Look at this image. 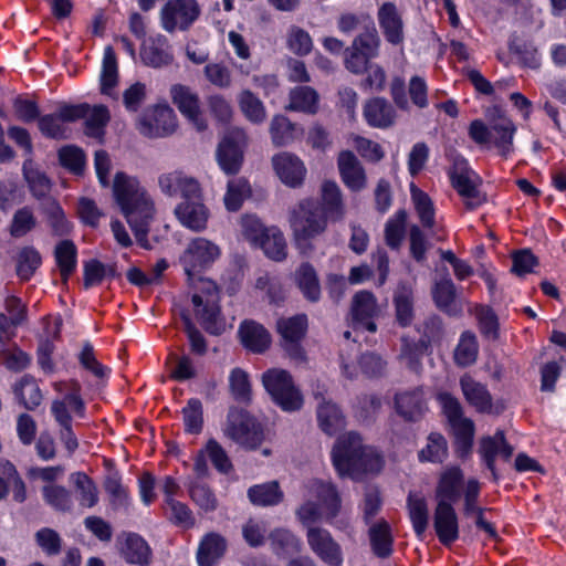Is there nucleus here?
Returning <instances> with one entry per match:
<instances>
[{"label":"nucleus","mask_w":566,"mask_h":566,"mask_svg":"<svg viewBox=\"0 0 566 566\" xmlns=\"http://www.w3.org/2000/svg\"><path fill=\"white\" fill-rule=\"evenodd\" d=\"M220 254L221 250L214 242L199 237L188 243L179 258L189 284L199 290L191 298L196 317L212 335H220L224 331V322L220 315V296L214 282L202 279L200 273L210 268Z\"/></svg>","instance_id":"f257e3e1"},{"label":"nucleus","mask_w":566,"mask_h":566,"mask_svg":"<svg viewBox=\"0 0 566 566\" xmlns=\"http://www.w3.org/2000/svg\"><path fill=\"white\" fill-rule=\"evenodd\" d=\"M113 192L137 242L147 248V237L156 212L153 198L137 178L124 172L115 175Z\"/></svg>","instance_id":"f03ea898"},{"label":"nucleus","mask_w":566,"mask_h":566,"mask_svg":"<svg viewBox=\"0 0 566 566\" xmlns=\"http://www.w3.org/2000/svg\"><path fill=\"white\" fill-rule=\"evenodd\" d=\"M332 461L340 478L360 480L365 474L378 473L384 467L379 452L363 443L355 431L340 436L332 450Z\"/></svg>","instance_id":"7ed1b4c3"},{"label":"nucleus","mask_w":566,"mask_h":566,"mask_svg":"<svg viewBox=\"0 0 566 566\" xmlns=\"http://www.w3.org/2000/svg\"><path fill=\"white\" fill-rule=\"evenodd\" d=\"M328 220L317 199L306 198L295 205L290 211V224L297 245L311 248L308 241L325 232Z\"/></svg>","instance_id":"20e7f679"},{"label":"nucleus","mask_w":566,"mask_h":566,"mask_svg":"<svg viewBox=\"0 0 566 566\" xmlns=\"http://www.w3.org/2000/svg\"><path fill=\"white\" fill-rule=\"evenodd\" d=\"M262 384L273 402L283 411L295 412L302 409L303 395L287 370L271 368L264 371Z\"/></svg>","instance_id":"39448f33"},{"label":"nucleus","mask_w":566,"mask_h":566,"mask_svg":"<svg viewBox=\"0 0 566 566\" xmlns=\"http://www.w3.org/2000/svg\"><path fill=\"white\" fill-rule=\"evenodd\" d=\"M224 434L250 450L256 449L263 441L261 424L245 410L232 408L229 410Z\"/></svg>","instance_id":"423d86ee"},{"label":"nucleus","mask_w":566,"mask_h":566,"mask_svg":"<svg viewBox=\"0 0 566 566\" xmlns=\"http://www.w3.org/2000/svg\"><path fill=\"white\" fill-rule=\"evenodd\" d=\"M247 135L240 127L230 128L217 148V161L227 175L239 172L243 163V150L247 146Z\"/></svg>","instance_id":"0eeeda50"},{"label":"nucleus","mask_w":566,"mask_h":566,"mask_svg":"<svg viewBox=\"0 0 566 566\" xmlns=\"http://www.w3.org/2000/svg\"><path fill=\"white\" fill-rule=\"evenodd\" d=\"M196 0H168L160 10V22L165 31L172 33L187 30L199 17Z\"/></svg>","instance_id":"6e6552de"},{"label":"nucleus","mask_w":566,"mask_h":566,"mask_svg":"<svg viewBox=\"0 0 566 566\" xmlns=\"http://www.w3.org/2000/svg\"><path fill=\"white\" fill-rule=\"evenodd\" d=\"M276 328L282 337V346L289 356L295 360H303L304 350L300 342L306 334V315L297 314L287 318L281 317L276 322Z\"/></svg>","instance_id":"1a4fd4ad"},{"label":"nucleus","mask_w":566,"mask_h":566,"mask_svg":"<svg viewBox=\"0 0 566 566\" xmlns=\"http://www.w3.org/2000/svg\"><path fill=\"white\" fill-rule=\"evenodd\" d=\"M306 539L312 552L327 566H343L342 546L332 534L323 527H310Z\"/></svg>","instance_id":"9d476101"},{"label":"nucleus","mask_w":566,"mask_h":566,"mask_svg":"<svg viewBox=\"0 0 566 566\" xmlns=\"http://www.w3.org/2000/svg\"><path fill=\"white\" fill-rule=\"evenodd\" d=\"M177 128L176 115L171 107L158 105L146 113L138 122L142 135L148 138H163L171 135Z\"/></svg>","instance_id":"9b49d317"},{"label":"nucleus","mask_w":566,"mask_h":566,"mask_svg":"<svg viewBox=\"0 0 566 566\" xmlns=\"http://www.w3.org/2000/svg\"><path fill=\"white\" fill-rule=\"evenodd\" d=\"M160 191L170 198L180 196L184 200L201 198V187L196 178L182 170H172L158 176Z\"/></svg>","instance_id":"f8f14e48"},{"label":"nucleus","mask_w":566,"mask_h":566,"mask_svg":"<svg viewBox=\"0 0 566 566\" xmlns=\"http://www.w3.org/2000/svg\"><path fill=\"white\" fill-rule=\"evenodd\" d=\"M313 397L317 401L316 417L322 431L328 436L340 431L346 424L345 416L340 408L326 396V388L323 385H317L313 389Z\"/></svg>","instance_id":"ddd939ff"},{"label":"nucleus","mask_w":566,"mask_h":566,"mask_svg":"<svg viewBox=\"0 0 566 566\" xmlns=\"http://www.w3.org/2000/svg\"><path fill=\"white\" fill-rule=\"evenodd\" d=\"M306 496L316 500L329 524L339 514L342 497L335 484L323 480H311L305 484Z\"/></svg>","instance_id":"4468645a"},{"label":"nucleus","mask_w":566,"mask_h":566,"mask_svg":"<svg viewBox=\"0 0 566 566\" xmlns=\"http://www.w3.org/2000/svg\"><path fill=\"white\" fill-rule=\"evenodd\" d=\"M86 108V106L63 104L59 106L55 113L42 116L39 119V128L46 137L66 138V128L63 126V123L80 119L85 114Z\"/></svg>","instance_id":"2eb2a0df"},{"label":"nucleus","mask_w":566,"mask_h":566,"mask_svg":"<svg viewBox=\"0 0 566 566\" xmlns=\"http://www.w3.org/2000/svg\"><path fill=\"white\" fill-rule=\"evenodd\" d=\"M172 103L179 112L199 130L207 128V122L202 116L200 99L196 92L185 85L171 87Z\"/></svg>","instance_id":"dca6fc26"},{"label":"nucleus","mask_w":566,"mask_h":566,"mask_svg":"<svg viewBox=\"0 0 566 566\" xmlns=\"http://www.w3.org/2000/svg\"><path fill=\"white\" fill-rule=\"evenodd\" d=\"M272 166L280 180L291 187H300L306 176L304 163L294 154L282 151L272 157Z\"/></svg>","instance_id":"f3484780"},{"label":"nucleus","mask_w":566,"mask_h":566,"mask_svg":"<svg viewBox=\"0 0 566 566\" xmlns=\"http://www.w3.org/2000/svg\"><path fill=\"white\" fill-rule=\"evenodd\" d=\"M395 321L400 327L410 326L416 318V295L413 284L400 281L392 293Z\"/></svg>","instance_id":"a211bd4d"},{"label":"nucleus","mask_w":566,"mask_h":566,"mask_svg":"<svg viewBox=\"0 0 566 566\" xmlns=\"http://www.w3.org/2000/svg\"><path fill=\"white\" fill-rule=\"evenodd\" d=\"M516 126L501 109L494 108L491 115L490 143L499 149L500 155L507 157L514 149L513 139Z\"/></svg>","instance_id":"6ab92c4d"},{"label":"nucleus","mask_w":566,"mask_h":566,"mask_svg":"<svg viewBox=\"0 0 566 566\" xmlns=\"http://www.w3.org/2000/svg\"><path fill=\"white\" fill-rule=\"evenodd\" d=\"M337 166L342 181L348 189L358 192L366 188L367 178L365 169L353 151H340L337 158Z\"/></svg>","instance_id":"aec40b11"},{"label":"nucleus","mask_w":566,"mask_h":566,"mask_svg":"<svg viewBox=\"0 0 566 566\" xmlns=\"http://www.w3.org/2000/svg\"><path fill=\"white\" fill-rule=\"evenodd\" d=\"M396 412L408 422L419 421L427 411L423 392L420 388L399 391L395 395Z\"/></svg>","instance_id":"412c9836"},{"label":"nucleus","mask_w":566,"mask_h":566,"mask_svg":"<svg viewBox=\"0 0 566 566\" xmlns=\"http://www.w3.org/2000/svg\"><path fill=\"white\" fill-rule=\"evenodd\" d=\"M433 526L440 542L450 545L459 537L457 513L450 503H437L433 514Z\"/></svg>","instance_id":"4be33fe9"},{"label":"nucleus","mask_w":566,"mask_h":566,"mask_svg":"<svg viewBox=\"0 0 566 566\" xmlns=\"http://www.w3.org/2000/svg\"><path fill=\"white\" fill-rule=\"evenodd\" d=\"M379 27L385 39L398 45L403 41V21L394 2H384L377 12Z\"/></svg>","instance_id":"5701e85b"},{"label":"nucleus","mask_w":566,"mask_h":566,"mask_svg":"<svg viewBox=\"0 0 566 566\" xmlns=\"http://www.w3.org/2000/svg\"><path fill=\"white\" fill-rule=\"evenodd\" d=\"M378 313V305L375 295L368 291H361L355 294L352 302V315L356 324L375 333L377 325L373 318Z\"/></svg>","instance_id":"b1692460"},{"label":"nucleus","mask_w":566,"mask_h":566,"mask_svg":"<svg viewBox=\"0 0 566 566\" xmlns=\"http://www.w3.org/2000/svg\"><path fill=\"white\" fill-rule=\"evenodd\" d=\"M175 214L184 227L192 231L200 232L207 228L209 212L200 199L184 200L176 206Z\"/></svg>","instance_id":"393cba45"},{"label":"nucleus","mask_w":566,"mask_h":566,"mask_svg":"<svg viewBox=\"0 0 566 566\" xmlns=\"http://www.w3.org/2000/svg\"><path fill=\"white\" fill-rule=\"evenodd\" d=\"M325 216L333 222L344 219L346 207L339 186L334 180H325L321 186V200Z\"/></svg>","instance_id":"a878e982"},{"label":"nucleus","mask_w":566,"mask_h":566,"mask_svg":"<svg viewBox=\"0 0 566 566\" xmlns=\"http://www.w3.org/2000/svg\"><path fill=\"white\" fill-rule=\"evenodd\" d=\"M463 486V473L458 467L446 469L439 479L436 489L437 503H455L461 494Z\"/></svg>","instance_id":"bb28decb"},{"label":"nucleus","mask_w":566,"mask_h":566,"mask_svg":"<svg viewBox=\"0 0 566 566\" xmlns=\"http://www.w3.org/2000/svg\"><path fill=\"white\" fill-rule=\"evenodd\" d=\"M120 554L128 564L147 566L151 562V549L147 542L136 533H123Z\"/></svg>","instance_id":"cd10ccee"},{"label":"nucleus","mask_w":566,"mask_h":566,"mask_svg":"<svg viewBox=\"0 0 566 566\" xmlns=\"http://www.w3.org/2000/svg\"><path fill=\"white\" fill-rule=\"evenodd\" d=\"M462 394L469 405L474 407L479 412H491L492 396L488 388L474 380L471 376L464 375L460 379Z\"/></svg>","instance_id":"c85d7f7f"},{"label":"nucleus","mask_w":566,"mask_h":566,"mask_svg":"<svg viewBox=\"0 0 566 566\" xmlns=\"http://www.w3.org/2000/svg\"><path fill=\"white\" fill-rule=\"evenodd\" d=\"M481 182L478 174H469V176L451 180L452 187L463 198L469 210L476 209L486 200V197L480 191Z\"/></svg>","instance_id":"c756f323"},{"label":"nucleus","mask_w":566,"mask_h":566,"mask_svg":"<svg viewBox=\"0 0 566 566\" xmlns=\"http://www.w3.org/2000/svg\"><path fill=\"white\" fill-rule=\"evenodd\" d=\"M364 116L370 126L387 128L395 123L396 113L388 101L376 97L366 103Z\"/></svg>","instance_id":"7c9ffc66"},{"label":"nucleus","mask_w":566,"mask_h":566,"mask_svg":"<svg viewBox=\"0 0 566 566\" xmlns=\"http://www.w3.org/2000/svg\"><path fill=\"white\" fill-rule=\"evenodd\" d=\"M142 61L153 67H161L168 65L172 61V55L166 48L165 36L151 38L144 40L140 48Z\"/></svg>","instance_id":"2f4dec72"},{"label":"nucleus","mask_w":566,"mask_h":566,"mask_svg":"<svg viewBox=\"0 0 566 566\" xmlns=\"http://www.w3.org/2000/svg\"><path fill=\"white\" fill-rule=\"evenodd\" d=\"M242 344L254 353H263L271 343L268 331L253 321H245L239 328Z\"/></svg>","instance_id":"473e14b6"},{"label":"nucleus","mask_w":566,"mask_h":566,"mask_svg":"<svg viewBox=\"0 0 566 566\" xmlns=\"http://www.w3.org/2000/svg\"><path fill=\"white\" fill-rule=\"evenodd\" d=\"M368 536L374 554L380 558H387L392 553V536L389 524L380 520L370 524Z\"/></svg>","instance_id":"72a5a7b5"},{"label":"nucleus","mask_w":566,"mask_h":566,"mask_svg":"<svg viewBox=\"0 0 566 566\" xmlns=\"http://www.w3.org/2000/svg\"><path fill=\"white\" fill-rule=\"evenodd\" d=\"M248 497L254 505L274 506L283 501L284 494L276 481H270L249 488Z\"/></svg>","instance_id":"f704fd0d"},{"label":"nucleus","mask_w":566,"mask_h":566,"mask_svg":"<svg viewBox=\"0 0 566 566\" xmlns=\"http://www.w3.org/2000/svg\"><path fill=\"white\" fill-rule=\"evenodd\" d=\"M226 551V542L218 534H208L201 541L197 560L199 566H214L218 559L223 555Z\"/></svg>","instance_id":"c9c22d12"},{"label":"nucleus","mask_w":566,"mask_h":566,"mask_svg":"<svg viewBox=\"0 0 566 566\" xmlns=\"http://www.w3.org/2000/svg\"><path fill=\"white\" fill-rule=\"evenodd\" d=\"M13 392L18 401L29 410L35 409L42 401V394L35 379L32 376L24 375L13 387Z\"/></svg>","instance_id":"e433bc0d"},{"label":"nucleus","mask_w":566,"mask_h":566,"mask_svg":"<svg viewBox=\"0 0 566 566\" xmlns=\"http://www.w3.org/2000/svg\"><path fill=\"white\" fill-rule=\"evenodd\" d=\"M436 305L448 313L457 315L460 308L455 304V285L450 277H443L436 283L432 291Z\"/></svg>","instance_id":"4c0bfd02"},{"label":"nucleus","mask_w":566,"mask_h":566,"mask_svg":"<svg viewBox=\"0 0 566 566\" xmlns=\"http://www.w3.org/2000/svg\"><path fill=\"white\" fill-rule=\"evenodd\" d=\"M273 552L279 556L293 555L301 551L302 542L287 528H275L269 535Z\"/></svg>","instance_id":"58836bf2"},{"label":"nucleus","mask_w":566,"mask_h":566,"mask_svg":"<svg viewBox=\"0 0 566 566\" xmlns=\"http://www.w3.org/2000/svg\"><path fill=\"white\" fill-rule=\"evenodd\" d=\"M74 483L80 505L93 507L98 502V489L95 482L84 472H74L70 475Z\"/></svg>","instance_id":"ea45409f"},{"label":"nucleus","mask_w":566,"mask_h":566,"mask_svg":"<svg viewBox=\"0 0 566 566\" xmlns=\"http://www.w3.org/2000/svg\"><path fill=\"white\" fill-rule=\"evenodd\" d=\"M318 108V94L310 86H298L290 93L287 109L315 114Z\"/></svg>","instance_id":"a19ab883"},{"label":"nucleus","mask_w":566,"mask_h":566,"mask_svg":"<svg viewBox=\"0 0 566 566\" xmlns=\"http://www.w3.org/2000/svg\"><path fill=\"white\" fill-rule=\"evenodd\" d=\"M77 106H86L85 114L81 118H85L86 134L91 137H101L104 134V127L111 119L109 112L104 105H95L91 107L88 104H78Z\"/></svg>","instance_id":"79ce46f5"},{"label":"nucleus","mask_w":566,"mask_h":566,"mask_svg":"<svg viewBox=\"0 0 566 566\" xmlns=\"http://www.w3.org/2000/svg\"><path fill=\"white\" fill-rule=\"evenodd\" d=\"M400 359L413 373H420L422 369V358L428 349L426 340H409L408 338L401 339Z\"/></svg>","instance_id":"37998d69"},{"label":"nucleus","mask_w":566,"mask_h":566,"mask_svg":"<svg viewBox=\"0 0 566 566\" xmlns=\"http://www.w3.org/2000/svg\"><path fill=\"white\" fill-rule=\"evenodd\" d=\"M407 504L413 530L418 536H421L427 530L429 522L427 502L420 494L410 492Z\"/></svg>","instance_id":"c03bdc74"},{"label":"nucleus","mask_w":566,"mask_h":566,"mask_svg":"<svg viewBox=\"0 0 566 566\" xmlns=\"http://www.w3.org/2000/svg\"><path fill=\"white\" fill-rule=\"evenodd\" d=\"M501 443H504V432L497 430L492 437H483L479 447V453L495 481L499 479L495 469V458L499 454Z\"/></svg>","instance_id":"a18cd8bd"},{"label":"nucleus","mask_w":566,"mask_h":566,"mask_svg":"<svg viewBox=\"0 0 566 566\" xmlns=\"http://www.w3.org/2000/svg\"><path fill=\"white\" fill-rule=\"evenodd\" d=\"M448 457V442L439 432L428 436L427 444L418 453L421 462L442 463Z\"/></svg>","instance_id":"49530a36"},{"label":"nucleus","mask_w":566,"mask_h":566,"mask_svg":"<svg viewBox=\"0 0 566 566\" xmlns=\"http://www.w3.org/2000/svg\"><path fill=\"white\" fill-rule=\"evenodd\" d=\"M54 254L63 282L66 283L76 266V247L72 241L63 240L56 245Z\"/></svg>","instance_id":"de8ad7c7"},{"label":"nucleus","mask_w":566,"mask_h":566,"mask_svg":"<svg viewBox=\"0 0 566 566\" xmlns=\"http://www.w3.org/2000/svg\"><path fill=\"white\" fill-rule=\"evenodd\" d=\"M270 134L275 146H286L296 138V126L287 117L276 115L271 120Z\"/></svg>","instance_id":"09e8293b"},{"label":"nucleus","mask_w":566,"mask_h":566,"mask_svg":"<svg viewBox=\"0 0 566 566\" xmlns=\"http://www.w3.org/2000/svg\"><path fill=\"white\" fill-rule=\"evenodd\" d=\"M298 287L304 296L311 302H316L321 295L318 279L314 268L308 263H303L296 272Z\"/></svg>","instance_id":"8fccbe9b"},{"label":"nucleus","mask_w":566,"mask_h":566,"mask_svg":"<svg viewBox=\"0 0 566 566\" xmlns=\"http://www.w3.org/2000/svg\"><path fill=\"white\" fill-rule=\"evenodd\" d=\"M22 170L28 185L35 197L42 198L50 192V179L42 171L35 168L34 163L31 159H27L24 161Z\"/></svg>","instance_id":"3c124183"},{"label":"nucleus","mask_w":566,"mask_h":566,"mask_svg":"<svg viewBox=\"0 0 566 566\" xmlns=\"http://www.w3.org/2000/svg\"><path fill=\"white\" fill-rule=\"evenodd\" d=\"M251 195V187L247 179L237 178L228 182L224 195V205L229 211H238L243 201Z\"/></svg>","instance_id":"603ef678"},{"label":"nucleus","mask_w":566,"mask_h":566,"mask_svg":"<svg viewBox=\"0 0 566 566\" xmlns=\"http://www.w3.org/2000/svg\"><path fill=\"white\" fill-rule=\"evenodd\" d=\"M256 247H260L265 255L274 261L286 258V241L279 229L271 228Z\"/></svg>","instance_id":"864d4df0"},{"label":"nucleus","mask_w":566,"mask_h":566,"mask_svg":"<svg viewBox=\"0 0 566 566\" xmlns=\"http://www.w3.org/2000/svg\"><path fill=\"white\" fill-rule=\"evenodd\" d=\"M449 424L455 436L458 452L461 457H464L470 452L473 444L474 423L471 419L464 417Z\"/></svg>","instance_id":"5fc2aeb1"},{"label":"nucleus","mask_w":566,"mask_h":566,"mask_svg":"<svg viewBox=\"0 0 566 566\" xmlns=\"http://www.w3.org/2000/svg\"><path fill=\"white\" fill-rule=\"evenodd\" d=\"M41 255L33 247H24L17 254V275L21 280H30L41 264Z\"/></svg>","instance_id":"6e6d98bb"},{"label":"nucleus","mask_w":566,"mask_h":566,"mask_svg":"<svg viewBox=\"0 0 566 566\" xmlns=\"http://www.w3.org/2000/svg\"><path fill=\"white\" fill-rule=\"evenodd\" d=\"M117 61L112 46L105 48L101 74V92L111 95L117 84Z\"/></svg>","instance_id":"4d7b16f0"},{"label":"nucleus","mask_w":566,"mask_h":566,"mask_svg":"<svg viewBox=\"0 0 566 566\" xmlns=\"http://www.w3.org/2000/svg\"><path fill=\"white\" fill-rule=\"evenodd\" d=\"M410 191L412 202L422 226L429 229L432 228L434 226V208L431 199L413 184L411 185Z\"/></svg>","instance_id":"13d9d810"},{"label":"nucleus","mask_w":566,"mask_h":566,"mask_svg":"<svg viewBox=\"0 0 566 566\" xmlns=\"http://www.w3.org/2000/svg\"><path fill=\"white\" fill-rule=\"evenodd\" d=\"M238 101L241 112L250 122L260 124L265 119L266 113L263 103L251 91L241 92Z\"/></svg>","instance_id":"bf43d9fd"},{"label":"nucleus","mask_w":566,"mask_h":566,"mask_svg":"<svg viewBox=\"0 0 566 566\" xmlns=\"http://www.w3.org/2000/svg\"><path fill=\"white\" fill-rule=\"evenodd\" d=\"M381 408V400L375 395H361L357 398L355 405V417L365 424H370Z\"/></svg>","instance_id":"052dcab7"},{"label":"nucleus","mask_w":566,"mask_h":566,"mask_svg":"<svg viewBox=\"0 0 566 566\" xmlns=\"http://www.w3.org/2000/svg\"><path fill=\"white\" fill-rule=\"evenodd\" d=\"M104 489L109 495V502L113 509L119 510L128 507L129 496L117 473L109 474L105 479Z\"/></svg>","instance_id":"680f3d73"},{"label":"nucleus","mask_w":566,"mask_h":566,"mask_svg":"<svg viewBox=\"0 0 566 566\" xmlns=\"http://www.w3.org/2000/svg\"><path fill=\"white\" fill-rule=\"evenodd\" d=\"M407 221L406 210H398L385 226L386 244L391 249H398L405 235V226Z\"/></svg>","instance_id":"e2e57ef3"},{"label":"nucleus","mask_w":566,"mask_h":566,"mask_svg":"<svg viewBox=\"0 0 566 566\" xmlns=\"http://www.w3.org/2000/svg\"><path fill=\"white\" fill-rule=\"evenodd\" d=\"M42 495L44 501L56 511L66 512L72 509V495L70 491L62 485H45L42 489Z\"/></svg>","instance_id":"0e129e2a"},{"label":"nucleus","mask_w":566,"mask_h":566,"mask_svg":"<svg viewBox=\"0 0 566 566\" xmlns=\"http://www.w3.org/2000/svg\"><path fill=\"white\" fill-rule=\"evenodd\" d=\"M286 44L289 50L298 56L310 54L313 49V41L310 33L296 25H292L289 29Z\"/></svg>","instance_id":"69168bd1"},{"label":"nucleus","mask_w":566,"mask_h":566,"mask_svg":"<svg viewBox=\"0 0 566 566\" xmlns=\"http://www.w3.org/2000/svg\"><path fill=\"white\" fill-rule=\"evenodd\" d=\"M379 45L380 38L374 28L358 34L352 43L353 50H356L368 60L378 55Z\"/></svg>","instance_id":"338daca9"},{"label":"nucleus","mask_w":566,"mask_h":566,"mask_svg":"<svg viewBox=\"0 0 566 566\" xmlns=\"http://www.w3.org/2000/svg\"><path fill=\"white\" fill-rule=\"evenodd\" d=\"M478 344L474 335L463 333L461 339L454 350V360L457 365L467 367L476 360Z\"/></svg>","instance_id":"774afa93"}]
</instances>
